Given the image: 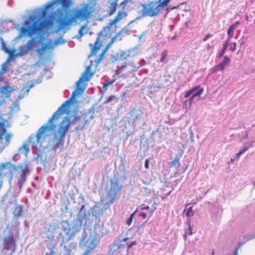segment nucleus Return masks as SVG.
I'll return each instance as SVG.
<instances>
[{
	"label": "nucleus",
	"instance_id": "nucleus-19",
	"mask_svg": "<svg viewBox=\"0 0 255 255\" xmlns=\"http://www.w3.org/2000/svg\"><path fill=\"white\" fill-rule=\"evenodd\" d=\"M127 15V12L126 11V10H121L118 11V14L115 16V17L110 20L109 24L110 25H111L112 26L114 24H116L118 21L122 19L123 18L126 17Z\"/></svg>",
	"mask_w": 255,
	"mask_h": 255
},
{
	"label": "nucleus",
	"instance_id": "nucleus-50",
	"mask_svg": "<svg viewBox=\"0 0 255 255\" xmlns=\"http://www.w3.org/2000/svg\"><path fill=\"white\" fill-rule=\"evenodd\" d=\"M66 253L64 255H69L71 253V250L69 248H66Z\"/></svg>",
	"mask_w": 255,
	"mask_h": 255
},
{
	"label": "nucleus",
	"instance_id": "nucleus-51",
	"mask_svg": "<svg viewBox=\"0 0 255 255\" xmlns=\"http://www.w3.org/2000/svg\"><path fill=\"white\" fill-rule=\"evenodd\" d=\"M183 4H184V3H181L180 4L178 5L177 6H173V7H172L171 8L169 7V8H168V9H170L171 10H172V9H175V8H178L179 7L180 5H182Z\"/></svg>",
	"mask_w": 255,
	"mask_h": 255
},
{
	"label": "nucleus",
	"instance_id": "nucleus-28",
	"mask_svg": "<svg viewBox=\"0 0 255 255\" xmlns=\"http://www.w3.org/2000/svg\"><path fill=\"white\" fill-rule=\"evenodd\" d=\"M184 212L185 213V215L189 218L188 221H190V218L194 215L192 207H190L187 209H185Z\"/></svg>",
	"mask_w": 255,
	"mask_h": 255
},
{
	"label": "nucleus",
	"instance_id": "nucleus-5",
	"mask_svg": "<svg viewBox=\"0 0 255 255\" xmlns=\"http://www.w3.org/2000/svg\"><path fill=\"white\" fill-rule=\"evenodd\" d=\"M111 25L108 23V25L103 27L98 35L96 41L94 43V46L92 44L90 46L92 47L91 50V55H96L98 50L100 49L102 44H106L112 37V32H111Z\"/></svg>",
	"mask_w": 255,
	"mask_h": 255
},
{
	"label": "nucleus",
	"instance_id": "nucleus-49",
	"mask_svg": "<svg viewBox=\"0 0 255 255\" xmlns=\"http://www.w3.org/2000/svg\"><path fill=\"white\" fill-rule=\"evenodd\" d=\"M148 163H149V159H146L145 161V168L146 169H148L149 168V164H148Z\"/></svg>",
	"mask_w": 255,
	"mask_h": 255
},
{
	"label": "nucleus",
	"instance_id": "nucleus-1",
	"mask_svg": "<svg viewBox=\"0 0 255 255\" xmlns=\"http://www.w3.org/2000/svg\"><path fill=\"white\" fill-rule=\"evenodd\" d=\"M57 2L61 4L64 12L62 9L57 10L58 16L57 31L68 27L78 19L81 20H87L92 15V7L89 3H83L81 7L72 11L68 10L72 6L74 2L72 0H53L46 4L43 9L38 8L34 10L33 14L30 15L24 26L20 28V35L32 37L34 35H40L44 30L53 24V20L51 18L42 20L47 14V10Z\"/></svg>",
	"mask_w": 255,
	"mask_h": 255
},
{
	"label": "nucleus",
	"instance_id": "nucleus-9",
	"mask_svg": "<svg viewBox=\"0 0 255 255\" xmlns=\"http://www.w3.org/2000/svg\"><path fill=\"white\" fill-rule=\"evenodd\" d=\"M60 236L62 238V242L66 243L74 238L75 233L70 225L67 223L66 226L63 227V232L60 234Z\"/></svg>",
	"mask_w": 255,
	"mask_h": 255
},
{
	"label": "nucleus",
	"instance_id": "nucleus-27",
	"mask_svg": "<svg viewBox=\"0 0 255 255\" xmlns=\"http://www.w3.org/2000/svg\"><path fill=\"white\" fill-rule=\"evenodd\" d=\"M229 43V40H227L225 41V43L223 45L222 49L219 53V54L218 56V58H220L223 56L227 47H228Z\"/></svg>",
	"mask_w": 255,
	"mask_h": 255
},
{
	"label": "nucleus",
	"instance_id": "nucleus-29",
	"mask_svg": "<svg viewBox=\"0 0 255 255\" xmlns=\"http://www.w3.org/2000/svg\"><path fill=\"white\" fill-rule=\"evenodd\" d=\"M235 26L234 25H230L228 28L227 34L229 36V38L228 40H230L233 37L234 30H235Z\"/></svg>",
	"mask_w": 255,
	"mask_h": 255
},
{
	"label": "nucleus",
	"instance_id": "nucleus-47",
	"mask_svg": "<svg viewBox=\"0 0 255 255\" xmlns=\"http://www.w3.org/2000/svg\"><path fill=\"white\" fill-rule=\"evenodd\" d=\"M45 49V47H42V48H40L38 49L37 50V51H38V52H39V54H40V55H42V53H43V52L44 51Z\"/></svg>",
	"mask_w": 255,
	"mask_h": 255
},
{
	"label": "nucleus",
	"instance_id": "nucleus-58",
	"mask_svg": "<svg viewBox=\"0 0 255 255\" xmlns=\"http://www.w3.org/2000/svg\"><path fill=\"white\" fill-rule=\"evenodd\" d=\"M120 71H121V70L119 68H118L117 70L116 71V74H117V75L119 74L120 73Z\"/></svg>",
	"mask_w": 255,
	"mask_h": 255
},
{
	"label": "nucleus",
	"instance_id": "nucleus-34",
	"mask_svg": "<svg viewBox=\"0 0 255 255\" xmlns=\"http://www.w3.org/2000/svg\"><path fill=\"white\" fill-rule=\"evenodd\" d=\"M115 81V80H108L107 81H106V82H105L104 84H103V88L105 90H107V87L112 84V83H113Z\"/></svg>",
	"mask_w": 255,
	"mask_h": 255
},
{
	"label": "nucleus",
	"instance_id": "nucleus-24",
	"mask_svg": "<svg viewBox=\"0 0 255 255\" xmlns=\"http://www.w3.org/2000/svg\"><path fill=\"white\" fill-rule=\"evenodd\" d=\"M95 240H92L88 245L86 251L81 255H89L91 252L96 248Z\"/></svg>",
	"mask_w": 255,
	"mask_h": 255
},
{
	"label": "nucleus",
	"instance_id": "nucleus-18",
	"mask_svg": "<svg viewBox=\"0 0 255 255\" xmlns=\"http://www.w3.org/2000/svg\"><path fill=\"white\" fill-rule=\"evenodd\" d=\"M127 15V12L126 11V10H121L118 11V14L115 16V17L110 20L109 24L110 25H111L112 26L114 24H116L118 21L122 19L123 18L126 17Z\"/></svg>",
	"mask_w": 255,
	"mask_h": 255
},
{
	"label": "nucleus",
	"instance_id": "nucleus-55",
	"mask_svg": "<svg viewBox=\"0 0 255 255\" xmlns=\"http://www.w3.org/2000/svg\"><path fill=\"white\" fill-rule=\"evenodd\" d=\"M54 255V251L53 250V249H51L50 250V253L48 255Z\"/></svg>",
	"mask_w": 255,
	"mask_h": 255
},
{
	"label": "nucleus",
	"instance_id": "nucleus-48",
	"mask_svg": "<svg viewBox=\"0 0 255 255\" xmlns=\"http://www.w3.org/2000/svg\"><path fill=\"white\" fill-rule=\"evenodd\" d=\"M236 42H234L233 44V46H231V47L230 48V50L232 52L235 51V50L236 49Z\"/></svg>",
	"mask_w": 255,
	"mask_h": 255
},
{
	"label": "nucleus",
	"instance_id": "nucleus-26",
	"mask_svg": "<svg viewBox=\"0 0 255 255\" xmlns=\"http://www.w3.org/2000/svg\"><path fill=\"white\" fill-rule=\"evenodd\" d=\"M169 166L170 167L179 168L180 166V163L179 162V158L175 157V159L169 163Z\"/></svg>",
	"mask_w": 255,
	"mask_h": 255
},
{
	"label": "nucleus",
	"instance_id": "nucleus-64",
	"mask_svg": "<svg viewBox=\"0 0 255 255\" xmlns=\"http://www.w3.org/2000/svg\"><path fill=\"white\" fill-rule=\"evenodd\" d=\"M86 124V122H85L83 124V127H84Z\"/></svg>",
	"mask_w": 255,
	"mask_h": 255
},
{
	"label": "nucleus",
	"instance_id": "nucleus-25",
	"mask_svg": "<svg viewBox=\"0 0 255 255\" xmlns=\"http://www.w3.org/2000/svg\"><path fill=\"white\" fill-rule=\"evenodd\" d=\"M22 213V206L21 205H17L14 208L13 212V216L17 218L20 216Z\"/></svg>",
	"mask_w": 255,
	"mask_h": 255
},
{
	"label": "nucleus",
	"instance_id": "nucleus-41",
	"mask_svg": "<svg viewBox=\"0 0 255 255\" xmlns=\"http://www.w3.org/2000/svg\"><path fill=\"white\" fill-rule=\"evenodd\" d=\"M105 53V50H104L102 52V53L99 55V57L96 60V62H97V63H99L101 61V60L102 59L103 56L104 55Z\"/></svg>",
	"mask_w": 255,
	"mask_h": 255
},
{
	"label": "nucleus",
	"instance_id": "nucleus-45",
	"mask_svg": "<svg viewBox=\"0 0 255 255\" xmlns=\"http://www.w3.org/2000/svg\"><path fill=\"white\" fill-rule=\"evenodd\" d=\"M136 244V241H133L130 243H127V246L128 248H131L132 246L135 245Z\"/></svg>",
	"mask_w": 255,
	"mask_h": 255
},
{
	"label": "nucleus",
	"instance_id": "nucleus-15",
	"mask_svg": "<svg viewBox=\"0 0 255 255\" xmlns=\"http://www.w3.org/2000/svg\"><path fill=\"white\" fill-rule=\"evenodd\" d=\"M82 119L81 116H78L77 114H74L73 116L65 117L61 122L65 121L69 124V127L71 124H76Z\"/></svg>",
	"mask_w": 255,
	"mask_h": 255
},
{
	"label": "nucleus",
	"instance_id": "nucleus-4",
	"mask_svg": "<svg viewBox=\"0 0 255 255\" xmlns=\"http://www.w3.org/2000/svg\"><path fill=\"white\" fill-rule=\"evenodd\" d=\"M169 3V0H158L157 1H150L147 3L141 4L142 14L143 16L150 17L158 15Z\"/></svg>",
	"mask_w": 255,
	"mask_h": 255
},
{
	"label": "nucleus",
	"instance_id": "nucleus-22",
	"mask_svg": "<svg viewBox=\"0 0 255 255\" xmlns=\"http://www.w3.org/2000/svg\"><path fill=\"white\" fill-rule=\"evenodd\" d=\"M89 30V27L86 24L82 25L79 30L77 38L78 39L81 38L85 34L88 33Z\"/></svg>",
	"mask_w": 255,
	"mask_h": 255
},
{
	"label": "nucleus",
	"instance_id": "nucleus-35",
	"mask_svg": "<svg viewBox=\"0 0 255 255\" xmlns=\"http://www.w3.org/2000/svg\"><path fill=\"white\" fill-rule=\"evenodd\" d=\"M248 148H249V147H247L244 148L243 149H241L239 152V153L236 154L235 157L237 158H239L240 155L241 154H243L244 153H245L248 149Z\"/></svg>",
	"mask_w": 255,
	"mask_h": 255
},
{
	"label": "nucleus",
	"instance_id": "nucleus-61",
	"mask_svg": "<svg viewBox=\"0 0 255 255\" xmlns=\"http://www.w3.org/2000/svg\"><path fill=\"white\" fill-rule=\"evenodd\" d=\"M114 42V39L112 38L111 42L109 43V44H111Z\"/></svg>",
	"mask_w": 255,
	"mask_h": 255
},
{
	"label": "nucleus",
	"instance_id": "nucleus-38",
	"mask_svg": "<svg viewBox=\"0 0 255 255\" xmlns=\"http://www.w3.org/2000/svg\"><path fill=\"white\" fill-rule=\"evenodd\" d=\"M143 192L146 195H148L151 192V190L147 187H143L142 188Z\"/></svg>",
	"mask_w": 255,
	"mask_h": 255
},
{
	"label": "nucleus",
	"instance_id": "nucleus-30",
	"mask_svg": "<svg viewBox=\"0 0 255 255\" xmlns=\"http://www.w3.org/2000/svg\"><path fill=\"white\" fill-rule=\"evenodd\" d=\"M199 86L194 87L193 88H192L191 89L187 91L184 96L185 98H187L189 97L191 94H192L194 92H195L197 90L199 89Z\"/></svg>",
	"mask_w": 255,
	"mask_h": 255
},
{
	"label": "nucleus",
	"instance_id": "nucleus-54",
	"mask_svg": "<svg viewBox=\"0 0 255 255\" xmlns=\"http://www.w3.org/2000/svg\"><path fill=\"white\" fill-rule=\"evenodd\" d=\"M127 66V63H125V65L122 66H120L119 67H118L121 70H122L123 69L126 68V67Z\"/></svg>",
	"mask_w": 255,
	"mask_h": 255
},
{
	"label": "nucleus",
	"instance_id": "nucleus-7",
	"mask_svg": "<svg viewBox=\"0 0 255 255\" xmlns=\"http://www.w3.org/2000/svg\"><path fill=\"white\" fill-rule=\"evenodd\" d=\"M69 128V124L65 121L61 122L59 126L57 133L54 134L53 141L54 144L53 148L56 149L59 147H63L64 143V138Z\"/></svg>",
	"mask_w": 255,
	"mask_h": 255
},
{
	"label": "nucleus",
	"instance_id": "nucleus-6",
	"mask_svg": "<svg viewBox=\"0 0 255 255\" xmlns=\"http://www.w3.org/2000/svg\"><path fill=\"white\" fill-rule=\"evenodd\" d=\"M6 233L2 239V250L5 251L7 255H11L16 250V240L14 238V233L9 229H6L4 232Z\"/></svg>",
	"mask_w": 255,
	"mask_h": 255
},
{
	"label": "nucleus",
	"instance_id": "nucleus-37",
	"mask_svg": "<svg viewBox=\"0 0 255 255\" xmlns=\"http://www.w3.org/2000/svg\"><path fill=\"white\" fill-rule=\"evenodd\" d=\"M128 56L126 52L122 51L119 54V56L118 55V57L120 59H126Z\"/></svg>",
	"mask_w": 255,
	"mask_h": 255
},
{
	"label": "nucleus",
	"instance_id": "nucleus-12",
	"mask_svg": "<svg viewBox=\"0 0 255 255\" xmlns=\"http://www.w3.org/2000/svg\"><path fill=\"white\" fill-rule=\"evenodd\" d=\"M37 43L35 38H32L28 41L25 45L19 47V53L21 55H24L31 50Z\"/></svg>",
	"mask_w": 255,
	"mask_h": 255
},
{
	"label": "nucleus",
	"instance_id": "nucleus-63",
	"mask_svg": "<svg viewBox=\"0 0 255 255\" xmlns=\"http://www.w3.org/2000/svg\"><path fill=\"white\" fill-rule=\"evenodd\" d=\"M211 255H214V250H213V252H212Z\"/></svg>",
	"mask_w": 255,
	"mask_h": 255
},
{
	"label": "nucleus",
	"instance_id": "nucleus-13",
	"mask_svg": "<svg viewBox=\"0 0 255 255\" xmlns=\"http://www.w3.org/2000/svg\"><path fill=\"white\" fill-rule=\"evenodd\" d=\"M91 65L88 66L86 68L85 72H84L82 76L80 77L79 80L77 82L78 87H79L80 84L82 83V82L89 81L91 77L93 76L94 73L91 72Z\"/></svg>",
	"mask_w": 255,
	"mask_h": 255
},
{
	"label": "nucleus",
	"instance_id": "nucleus-39",
	"mask_svg": "<svg viewBox=\"0 0 255 255\" xmlns=\"http://www.w3.org/2000/svg\"><path fill=\"white\" fill-rule=\"evenodd\" d=\"M0 42L1 43V44H2L3 46V50H4V51L6 53H9L10 52L9 51L8 49L6 48V47H5V43H4V42L2 39V38L0 37Z\"/></svg>",
	"mask_w": 255,
	"mask_h": 255
},
{
	"label": "nucleus",
	"instance_id": "nucleus-23",
	"mask_svg": "<svg viewBox=\"0 0 255 255\" xmlns=\"http://www.w3.org/2000/svg\"><path fill=\"white\" fill-rule=\"evenodd\" d=\"M117 2L118 0H111V1L110 2V10L109 11V14L110 15H112L116 12L117 6Z\"/></svg>",
	"mask_w": 255,
	"mask_h": 255
},
{
	"label": "nucleus",
	"instance_id": "nucleus-33",
	"mask_svg": "<svg viewBox=\"0 0 255 255\" xmlns=\"http://www.w3.org/2000/svg\"><path fill=\"white\" fill-rule=\"evenodd\" d=\"M167 56V51L166 50H165L163 51L161 54V58L160 60V61L161 62H163L164 61L166 57Z\"/></svg>",
	"mask_w": 255,
	"mask_h": 255
},
{
	"label": "nucleus",
	"instance_id": "nucleus-32",
	"mask_svg": "<svg viewBox=\"0 0 255 255\" xmlns=\"http://www.w3.org/2000/svg\"><path fill=\"white\" fill-rule=\"evenodd\" d=\"M203 92V88H201L200 89L198 90L197 92H196L195 93H194L190 98V101H192L194 98L197 96H200Z\"/></svg>",
	"mask_w": 255,
	"mask_h": 255
},
{
	"label": "nucleus",
	"instance_id": "nucleus-57",
	"mask_svg": "<svg viewBox=\"0 0 255 255\" xmlns=\"http://www.w3.org/2000/svg\"><path fill=\"white\" fill-rule=\"evenodd\" d=\"M187 232H185L184 235V238L185 240H187Z\"/></svg>",
	"mask_w": 255,
	"mask_h": 255
},
{
	"label": "nucleus",
	"instance_id": "nucleus-3",
	"mask_svg": "<svg viewBox=\"0 0 255 255\" xmlns=\"http://www.w3.org/2000/svg\"><path fill=\"white\" fill-rule=\"evenodd\" d=\"M70 103L71 99L66 101L53 114L52 116L48 120L47 124L43 125L39 128L36 135L37 143H41L43 140L47 137L48 134L46 132L47 131H51L55 129L56 125L55 124L53 123V122L55 120H58L61 115L67 112Z\"/></svg>",
	"mask_w": 255,
	"mask_h": 255
},
{
	"label": "nucleus",
	"instance_id": "nucleus-14",
	"mask_svg": "<svg viewBox=\"0 0 255 255\" xmlns=\"http://www.w3.org/2000/svg\"><path fill=\"white\" fill-rule=\"evenodd\" d=\"M156 204L155 202L153 203V204L152 205V206L150 207L149 206H146L145 204H143L140 205L138 208V210H147V214H148V219L150 218L153 215L154 211L156 210ZM148 219L147 220V221Z\"/></svg>",
	"mask_w": 255,
	"mask_h": 255
},
{
	"label": "nucleus",
	"instance_id": "nucleus-21",
	"mask_svg": "<svg viewBox=\"0 0 255 255\" xmlns=\"http://www.w3.org/2000/svg\"><path fill=\"white\" fill-rule=\"evenodd\" d=\"M7 123V121L4 119L2 116L0 115V142H1L2 135L5 130V124Z\"/></svg>",
	"mask_w": 255,
	"mask_h": 255
},
{
	"label": "nucleus",
	"instance_id": "nucleus-17",
	"mask_svg": "<svg viewBox=\"0 0 255 255\" xmlns=\"http://www.w3.org/2000/svg\"><path fill=\"white\" fill-rule=\"evenodd\" d=\"M127 15V12L126 11V10H121L118 11V14L115 16V17L110 20L109 24L110 25H111L112 26L114 24H116L118 21L122 19L123 18L126 17Z\"/></svg>",
	"mask_w": 255,
	"mask_h": 255
},
{
	"label": "nucleus",
	"instance_id": "nucleus-59",
	"mask_svg": "<svg viewBox=\"0 0 255 255\" xmlns=\"http://www.w3.org/2000/svg\"><path fill=\"white\" fill-rule=\"evenodd\" d=\"M234 255H238V249L235 250Z\"/></svg>",
	"mask_w": 255,
	"mask_h": 255
},
{
	"label": "nucleus",
	"instance_id": "nucleus-46",
	"mask_svg": "<svg viewBox=\"0 0 255 255\" xmlns=\"http://www.w3.org/2000/svg\"><path fill=\"white\" fill-rule=\"evenodd\" d=\"M212 36V35L210 33H208V34H206L204 38L203 39V42L206 41Z\"/></svg>",
	"mask_w": 255,
	"mask_h": 255
},
{
	"label": "nucleus",
	"instance_id": "nucleus-43",
	"mask_svg": "<svg viewBox=\"0 0 255 255\" xmlns=\"http://www.w3.org/2000/svg\"><path fill=\"white\" fill-rule=\"evenodd\" d=\"M139 217H140L141 218H142L143 219H145L147 218V217L148 216V214H147V213H145V212H141L139 215Z\"/></svg>",
	"mask_w": 255,
	"mask_h": 255
},
{
	"label": "nucleus",
	"instance_id": "nucleus-44",
	"mask_svg": "<svg viewBox=\"0 0 255 255\" xmlns=\"http://www.w3.org/2000/svg\"><path fill=\"white\" fill-rule=\"evenodd\" d=\"M22 148L24 149L25 153H27L29 151V147L27 144H24L22 146Z\"/></svg>",
	"mask_w": 255,
	"mask_h": 255
},
{
	"label": "nucleus",
	"instance_id": "nucleus-11",
	"mask_svg": "<svg viewBox=\"0 0 255 255\" xmlns=\"http://www.w3.org/2000/svg\"><path fill=\"white\" fill-rule=\"evenodd\" d=\"M231 60L227 56L224 57L222 61L218 64L212 67L210 71L211 73H217L219 70L223 71L226 65H228L230 63Z\"/></svg>",
	"mask_w": 255,
	"mask_h": 255
},
{
	"label": "nucleus",
	"instance_id": "nucleus-56",
	"mask_svg": "<svg viewBox=\"0 0 255 255\" xmlns=\"http://www.w3.org/2000/svg\"><path fill=\"white\" fill-rule=\"evenodd\" d=\"M134 112H135L134 109L132 110L130 112V116L132 117L133 116V114H134Z\"/></svg>",
	"mask_w": 255,
	"mask_h": 255
},
{
	"label": "nucleus",
	"instance_id": "nucleus-31",
	"mask_svg": "<svg viewBox=\"0 0 255 255\" xmlns=\"http://www.w3.org/2000/svg\"><path fill=\"white\" fill-rule=\"evenodd\" d=\"M137 211V210L136 211H135L133 213H132L130 215V217L129 218H128L126 221V224L128 226H129L132 221H133V219L134 217V216H135V213Z\"/></svg>",
	"mask_w": 255,
	"mask_h": 255
},
{
	"label": "nucleus",
	"instance_id": "nucleus-53",
	"mask_svg": "<svg viewBox=\"0 0 255 255\" xmlns=\"http://www.w3.org/2000/svg\"><path fill=\"white\" fill-rule=\"evenodd\" d=\"M240 22L239 21H237L235 22V23L232 24V25H234L235 26V28H236L237 27V25L240 24Z\"/></svg>",
	"mask_w": 255,
	"mask_h": 255
},
{
	"label": "nucleus",
	"instance_id": "nucleus-36",
	"mask_svg": "<svg viewBox=\"0 0 255 255\" xmlns=\"http://www.w3.org/2000/svg\"><path fill=\"white\" fill-rule=\"evenodd\" d=\"M188 228L185 230V232H187V235H191L192 234V227L191 226L190 221H188Z\"/></svg>",
	"mask_w": 255,
	"mask_h": 255
},
{
	"label": "nucleus",
	"instance_id": "nucleus-8",
	"mask_svg": "<svg viewBox=\"0 0 255 255\" xmlns=\"http://www.w3.org/2000/svg\"><path fill=\"white\" fill-rule=\"evenodd\" d=\"M110 188L107 194L108 204H112L118 198L119 193L121 192L123 185L120 183L119 178L111 179Z\"/></svg>",
	"mask_w": 255,
	"mask_h": 255
},
{
	"label": "nucleus",
	"instance_id": "nucleus-62",
	"mask_svg": "<svg viewBox=\"0 0 255 255\" xmlns=\"http://www.w3.org/2000/svg\"><path fill=\"white\" fill-rule=\"evenodd\" d=\"M75 92H74L72 94V97H73L75 96Z\"/></svg>",
	"mask_w": 255,
	"mask_h": 255
},
{
	"label": "nucleus",
	"instance_id": "nucleus-52",
	"mask_svg": "<svg viewBox=\"0 0 255 255\" xmlns=\"http://www.w3.org/2000/svg\"><path fill=\"white\" fill-rule=\"evenodd\" d=\"M138 118V115H136L134 116L133 118V122H134L135 121H136Z\"/></svg>",
	"mask_w": 255,
	"mask_h": 255
},
{
	"label": "nucleus",
	"instance_id": "nucleus-16",
	"mask_svg": "<svg viewBox=\"0 0 255 255\" xmlns=\"http://www.w3.org/2000/svg\"><path fill=\"white\" fill-rule=\"evenodd\" d=\"M13 90V88L9 85L3 86L0 88V94L1 95V97L3 98H9L11 93Z\"/></svg>",
	"mask_w": 255,
	"mask_h": 255
},
{
	"label": "nucleus",
	"instance_id": "nucleus-2",
	"mask_svg": "<svg viewBox=\"0 0 255 255\" xmlns=\"http://www.w3.org/2000/svg\"><path fill=\"white\" fill-rule=\"evenodd\" d=\"M15 172L20 174L18 177L17 184L21 189L26 181V174L28 172L27 166L21 163L15 165L10 162H5L0 164V177H7L10 181L13 177Z\"/></svg>",
	"mask_w": 255,
	"mask_h": 255
},
{
	"label": "nucleus",
	"instance_id": "nucleus-60",
	"mask_svg": "<svg viewBox=\"0 0 255 255\" xmlns=\"http://www.w3.org/2000/svg\"><path fill=\"white\" fill-rule=\"evenodd\" d=\"M128 240V238H124L121 241L126 242Z\"/></svg>",
	"mask_w": 255,
	"mask_h": 255
},
{
	"label": "nucleus",
	"instance_id": "nucleus-40",
	"mask_svg": "<svg viewBox=\"0 0 255 255\" xmlns=\"http://www.w3.org/2000/svg\"><path fill=\"white\" fill-rule=\"evenodd\" d=\"M116 99L115 96L112 95L109 97V98L107 99V100L105 102V104H108L110 103L112 100Z\"/></svg>",
	"mask_w": 255,
	"mask_h": 255
},
{
	"label": "nucleus",
	"instance_id": "nucleus-10",
	"mask_svg": "<svg viewBox=\"0 0 255 255\" xmlns=\"http://www.w3.org/2000/svg\"><path fill=\"white\" fill-rule=\"evenodd\" d=\"M7 126L5 124V130L2 135L1 142H0V144L1 145L0 146V153L3 151V149L5 146L8 145L10 144L11 139L13 136V134L10 132L7 131Z\"/></svg>",
	"mask_w": 255,
	"mask_h": 255
},
{
	"label": "nucleus",
	"instance_id": "nucleus-20",
	"mask_svg": "<svg viewBox=\"0 0 255 255\" xmlns=\"http://www.w3.org/2000/svg\"><path fill=\"white\" fill-rule=\"evenodd\" d=\"M134 5L132 0H124L120 4V7L122 10H130Z\"/></svg>",
	"mask_w": 255,
	"mask_h": 255
},
{
	"label": "nucleus",
	"instance_id": "nucleus-42",
	"mask_svg": "<svg viewBox=\"0 0 255 255\" xmlns=\"http://www.w3.org/2000/svg\"><path fill=\"white\" fill-rule=\"evenodd\" d=\"M7 69L6 64V63L3 64L2 65L1 69V72L5 73L7 71Z\"/></svg>",
	"mask_w": 255,
	"mask_h": 255
}]
</instances>
